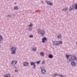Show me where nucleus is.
<instances>
[{"label": "nucleus", "instance_id": "f257e3e1", "mask_svg": "<svg viewBox=\"0 0 77 77\" xmlns=\"http://www.w3.org/2000/svg\"><path fill=\"white\" fill-rule=\"evenodd\" d=\"M77 9V4H73L72 6L70 7L69 8V11H72L73 9Z\"/></svg>", "mask_w": 77, "mask_h": 77}, {"label": "nucleus", "instance_id": "f03ea898", "mask_svg": "<svg viewBox=\"0 0 77 77\" xmlns=\"http://www.w3.org/2000/svg\"><path fill=\"white\" fill-rule=\"evenodd\" d=\"M38 33L41 34L42 36H43L45 34V32L43 30L39 29L38 30Z\"/></svg>", "mask_w": 77, "mask_h": 77}, {"label": "nucleus", "instance_id": "7ed1b4c3", "mask_svg": "<svg viewBox=\"0 0 77 77\" xmlns=\"http://www.w3.org/2000/svg\"><path fill=\"white\" fill-rule=\"evenodd\" d=\"M11 50L12 51L11 54H15V51H16V48L12 47L11 48Z\"/></svg>", "mask_w": 77, "mask_h": 77}, {"label": "nucleus", "instance_id": "20e7f679", "mask_svg": "<svg viewBox=\"0 0 77 77\" xmlns=\"http://www.w3.org/2000/svg\"><path fill=\"white\" fill-rule=\"evenodd\" d=\"M71 59L72 60H77V57L74 56H72L71 57Z\"/></svg>", "mask_w": 77, "mask_h": 77}, {"label": "nucleus", "instance_id": "39448f33", "mask_svg": "<svg viewBox=\"0 0 77 77\" xmlns=\"http://www.w3.org/2000/svg\"><path fill=\"white\" fill-rule=\"evenodd\" d=\"M42 42H44L45 41L47 40V38L45 37H43L42 39Z\"/></svg>", "mask_w": 77, "mask_h": 77}, {"label": "nucleus", "instance_id": "423d86ee", "mask_svg": "<svg viewBox=\"0 0 77 77\" xmlns=\"http://www.w3.org/2000/svg\"><path fill=\"white\" fill-rule=\"evenodd\" d=\"M17 63V61H13L12 62L11 64L12 65V66H13V65H15V64H16Z\"/></svg>", "mask_w": 77, "mask_h": 77}, {"label": "nucleus", "instance_id": "0eeeda50", "mask_svg": "<svg viewBox=\"0 0 77 77\" xmlns=\"http://www.w3.org/2000/svg\"><path fill=\"white\" fill-rule=\"evenodd\" d=\"M41 72L42 74H44V73H45V72H46V71L45 70V69H43L42 68Z\"/></svg>", "mask_w": 77, "mask_h": 77}, {"label": "nucleus", "instance_id": "6e6552de", "mask_svg": "<svg viewBox=\"0 0 77 77\" xmlns=\"http://www.w3.org/2000/svg\"><path fill=\"white\" fill-rule=\"evenodd\" d=\"M31 65H34V68H35V63L33 62H31Z\"/></svg>", "mask_w": 77, "mask_h": 77}, {"label": "nucleus", "instance_id": "1a4fd4ad", "mask_svg": "<svg viewBox=\"0 0 77 77\" xmlns=\"http://www.w3.org/2000/svg\"><path fill=\"white\" fill-rule=\"evenodd\" d=\"M53 43L54 45H57V42L54 41L53 42Z\"/></svg>", "mask_w": 77, "mask_h": 77}, {"label": "nucleus", "instance_id": "9d476101", "mask_svg": "<svg viewBox=\"0 0 77 77\" xmlns=\"http://www.w3.org/2000/svg\"><path fill=\"white\" fill-rule=\"evenodd\" d=\"M71 64L72 66H75V63L74 61H72L71 63Z\"/></svg>", "mask_w": 77, "mask_h": 77}, {"label": "nucleus", "instance_id": "9b49d317", "mask_svg": "<svg viewBox=\"0 0 77 77\" xmlns=\"http://www.w3.org/2000/svg\"><path fill=\"white\" fill-rule=\"evenodd\" d=\"M28 64L29 63H28L27 62L23 63V65H24V66H27Z\"/></svg>", "mask_w": 77, "mask_h": 77}, {"label": "nucleus", "instance_id": "f8f14e48", "mask_svg": "<svg viewBox=\"0 0 77 77\" xmlns=\"http://www.w3.org/2000/svg\"><path fill=\"white\" fill-rule=\"evenodd\" d=\"M47 4H48V5H53V4H52V3H51V2H48L47 1Z\"/></svg>", "mask_w": 77, "mask_h": 77}, {"label": "nucleus", "instance_id": "ddd939ff", "mask_svg": "<svg viewBox=\"0 0 77 77\" xmlns=\"http://www.w3.org/2000/svg\"><path fill=\"white\" fill-rule=\"evenodd\" d=\"M48 57H49V58L51 59V58H53V55L51 54H50L48 56Z\"/></svg>", "mask_w": 77, "mask_h": 77}, {"label": "nucleus", "instance_id": "4468645a", "mask_svg": "<svg viewBox=\"0 0 77 77\" xmlns=\"http://www.w3.org/2000/svg\"><path fill=\"white\" fill-rule=\"evenodd\" d=\"M4 77H10V74H8L7 75H4Z\"/></svg>", "mask_w": 77, "mask_h": 77}, {"label": "nucleus", "instance_id": "2eb2a0df", "mask_svg": "<svg viewBox=\"0 0 77 77\" xmlns=\"http://www.w3.org/2000/svg\"><path fill=\"white\" fill-rule=\"evenodd\" d=\"M57 45H59V44H61L62 43V41H60V42H57Z\"/></svg>", "mask_w": 77, "mask_h": 77}, {"label": "nucleus", "instance_id": "dca6fc26", "mask_svg": "<svg viewBox=\"0 0 77 77\" xmlns=\"http://www.w3.org/2000/svg\"><path fill=\"white\" fill-rule=\"evenodd\" d=\"M40 54L41 56H42L43 57H44V53L42 52H41Z\"/></svg>", "mask_w": 77, "mask_h": 77}, {"label": "nucleus", "instance_id": "f3484780", "mask_svg": "<svg viewBox=\"0 0 77 77\" xmlns=\"http://www.w3.org/2000/svg\"><path fill=\"white\" fill-rule=\"evenodd\" d=\"M70 55H66V58H67V59H68V58H69V56H70Z\"/></svg>", "mask_w": 77, "mask_h": 77}, {"label": "nucleus", "instance_id": "a211bd4d", "mask_svg": "<svg viewBox=\"0 0 77 77\" xmlns=\"http://www.w3.org/2000/svg\"><path fill=\"white\" fill-rule=\"evenodd\" d=\"M32 50L34 51H35L36 50V48H32Z\"/></svg>", "mask_w": 77, "mask_h": 77}, {"label": "nucleus", "instance_id": "6ab92c4d", "mask_svg": "<svg viewBox=\"0 0 77 77\" xmlns=\"http://www.w3.org/2000/svg\"><path fill=\"white\" fill-rule=\"evenodd\" d=\"M18 7H14V9L15 10H17V9H18Z\"/></svg>", "mask_w": 77, "mask_h": 77}, {"label": "nucleus", "instance_id": "aec40b11", "mask_svg": "<svg viewBox=\"0 0 77 77\" xmlns=\"http://www.w3.org/2000/svg\"><path fill=\"white\" fill-rule=\"evenodd\" d=\"M3 40V38H2V36L0 35V41H1L2 40Z\"/></svg>", "mask_w": 77, "mask_h": 77}, {"label": "nucleus", "instance_id": "412c9836", "mask_svg": "<svg viewBox=\"0 0 77 77\" xmlns=\"http://www.w3.org/2000/svg\"><path fill=\"white\" fill-rule=\"evenodd\" d=\"M66 10H67V8H65L64 9H63V11H66Z\"/></svg>", "mask_w": 77, "mask_h": 77}, {"label": "nucleus", "instance_id": "4be33fe9", "mask_svg": "<svg viewBox=\"0 0 77 77\" xmlns=\"http://www.w3.org/2000/svg\"><path fill=\"white\" fill-rule=\"evenodd\" d=\"M29 38H32L33 37V35H30L29 36Z\"/></svg>", "mask_w": 77, "mask_h": 77}, {"label": "nucleus", "instance_id": "5701e85b", "mask_svg": "<svg viewBox=\"0 0 77 77\" xmlns=\"http://www.w3.org/2000/svg\"><path fill=\"white\" fill-rule=\"evenodd\" d=\"M32 24H30L29 25V27H32Z\"/></svg>", "mask_w": 77, "mask_h": 77}, {"label": "nucleus", "instance_id": "b1692460", "mask_svg": "<svg viewBox=\"0 0 77 77\" xmlns=\"http://www.w3.org/2000/svg\"><path fill=\"white\" fill-rule=\"evenodd\" d=\"M40 62V61H37V62H36V63H37V64H38V63H39Z\"/></svg>", "mask_w": 77, "mask_h": 77}, {"label": "nucleus", "instance_id": "393cba45", "mask_svg": "<svg viewBox=\"0 0 77 77\" xmlns=\"http://www.w3.org/2000/svg\"><path fill=\"white\" fill-rule=\"evenodd\" d=\"M45 63V61H43L42 62V64H44Z\"/></svg>", "mask_w": 77, "mask_h": 77}, {"label": "nucleus", "instance_id": "a878e982", "mask_svg": "<svg viewBox=\"0 0 77 77\" xmlns=\"http://www.w3.org/2000/svg\"><path fill=\"white\" fill-rule=\"evenodd\" d=\"M58 38H61V36L60 35H59L58 36Z\"/></svg>", "mask_w": 77, "mask_h": 77}, {"label": "nucleus", "instance_id": "bb28decb", "mask_svg": "<svg viewBox=\"0 0 77 77\" xmlns=\"http://www.w3.org/2000/svg\"><path fill=\"white\" fill-rule=\"evenodd\" d=\"M54 75H55V76L57 75V73L54 74Z\"/></svg>", "mask_w": 77, "mask_h": 77}, {"label": "nucleus", "instance_id": "cd10ccee", "mask_svg": "<svg viewBox=\"0 0 77 77\" xmlns=\"http://www.w3.org/2000/svg\"><path fill=\"white\" fill-rule=\"evenodd\" d=\"M15 72H17L18 71V70H15Z\"/></svg>", "mask_w": 77, "mask_h": 77}, {"label": "nucleus", "instance_id": "c85d7f7f", "mask_svg": "<svg viewBox=\"0 0 77 77\" xmlns=\"http://www.w3.org/2000/svg\"><path fill=\"white\" fill-rule=\"evenodd\" d=\"M60 76L61 77H63V76H62V75H60Z\"/></svg>", "mask_w": 77, "mask_h": 77}]
</instances>
